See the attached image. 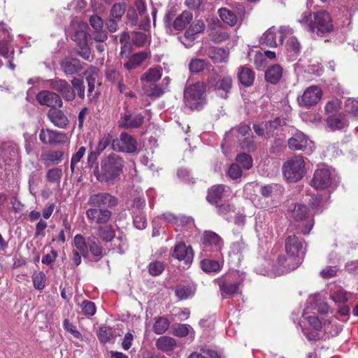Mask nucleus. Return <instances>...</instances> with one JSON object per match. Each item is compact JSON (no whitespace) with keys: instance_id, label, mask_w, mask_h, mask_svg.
<instances>
[{"instance_id":"obj_23","label":"nucleus","mask_w":358,"mask_h":358,"mask_svg":"<svg viewBox=\"0 0 358 358\" xmlns=\"http://www.w3.org/2000/svg\"><path fill=\"white\" fill-rule=\"evenodd\" d=\"M327 126L333 131L341 130L348 126V121L346 115L336 113L329 115L327 118Z\"/></svg>"},{"instance_id":"obj_12","label":"nucleus","mask_w":358,"mask_h":358,"mask_svg":"<svg viewBox=\"0 0 358 358\" xmlns=\"http://www.w3.org/2000/svg\"><path fill=\"white\" fill-rule=\"evenodd\" d=\"M331 181L330 170L325 167H321L315 170L311 185L316 189H324L331 185Z\"/></svg>"},{"instance_id":"obj_38","label":"nucleus","mask_w":358,"mask_h":358,"mask_svg":"<svg viewBox=\"0 0 358 358\" xmlns=\"http://www.w3.org/2000/svg\"><path fill=\"white\" fill-rule=\"evenodd\" d=\"M98 235L105 242H111L115 236V231L111 225L99 227Z\"/></svg>"},{"instance_id":"obj_34","label":"nucleus","mask_w":358,"mask_h":358,"mask_svg":"<svg viewBox=\"0 0 358 358\" xmlns=\"http://www.w3.org/2000/svg\"><path fill=\"white\" fill-rule=\"evenodd\" d=\"M88 251L90 250L92 255L98 257H103V247L97 237L90 236L87 237Z\"/></svg>"},{"instance_id":"obj_48","label":"nucleus","mask_w":358,"mask_h":358,"mask_svg":"<svg viewBox=\"0 0 358 358\" xmlns=\"http://www.w3.org/2000/svg\"><path fill=\"white\" fill-rule=\"evenodd\" d=\"M134 225L138 229L142 230L147 227V219L143 212L137 213L133 211Z\"/></svg>"},{"instance_id":"obj_21","label":"nucleus","mask_w":358,"mask_h":358,"mask_svg":"<svg viewBox=\"0 0 358 358\" xmlns=\"http://www.w3.org/2000/svg\"><path fill=\"white\" fill-rule=\"evenodd\" d=\"M49 120L55 126L64 129L69 124V120L64 112L57 108H50L48 112Z\"/></svg>"},{"instance_id":"obj_3","label":"nucleus","mask_w":358,"mask_h":358,"mask_svg":"<svg viewBox=\"0 0 358 358\" xmlns=\"http://www.w3.org/2000/svg\"><path fill=\"white\" fill-rule=\"evenodd\" d=\"M301 264V259H296L287 254H280L278 256L275 262L273 263L270 269H261L257 266V270L261 273L271 272L272 275L279 276L295 270Z\"/></svg>"},{"instance_id":"obj_5","label":"nucleus","mask_w":358,"mask_h":358,"mask_svg":"<svg viewBox=\"0 0 358 358\" xmlns=\"http://www.w3.org/2000/svg\"><path fill=\"white\" fill-rule=\"evenodd\" d=\"M214 282L219 287L222 299L236 294L241 284V281L234 273L222 275L215 279Z\"/></svg>"},{"instance_id":"obj_39","label":"nucleus","mask_w":358,"mask_h":358,"mask_svg":"<svg viewBox=\"0 0 358 358\" xmlns=\"http://www.w3.org/2000/svg\"><path fill=\"white\" fill-rule=\"evenodd\" d=\"M308 215V208L306 205L297 203L292 212V216L295 221L306 220Z\"/></svg>"},{"instance_id":"obj_61","label":"nucleus","mask_w":358,"mask_h":358,"mask_svg":"<svg viewBox=\"0 0 358 358\" xmlns=\"http://www.w3.org/2000/svg\"><path fill=\"white\" fill-rule=\"evenodd\" d=\"M126 10L125 3H115L110 10V16L115 18H121Z\"/></svg>"},{"instance_id":"obj_47","label":"nucleus","mask_w":358,"mask_h":358,"mask_svg":"<svg viewBox=\"0 0 358 358\" xmlns=\"http://www.w3.org/2000/svg\"><path fill=\"white\" fill-rule=\"evenodd\" d=\"M209 36L210 40L215 43H220L226 41L229 35L227 32L222 31L220 29L213 28L212 29Z\"/></svg>"},{"instance_id":"obj_56","label":"nucleus","mask_w":358,"mask_h":358,"mask_svg":"<svg viewBox=\"0 0 358 358\" xmlns=\"http://www.w3.org/2000/svg\"><path fill=\"white\" fill-rule=\"evenodd\" d=\"M330 298L339 306L340 304L346 303L348 301L347 296V292L343 289H340L335 291L331 296Z\"/></svg>"},{"instance_id":"obj_43","label":"nucleus","mask_w":358,"mask_h":358,"mask_svg":"<svg viewBox=\"0 0 358 358\" xmlns=\"http://www.w3.org/2000/svg\"><path fill=\"white\" fill-rule=\"evenodd\" d=\"M208 65V62L202 59H193L189 64V69L192 73H200L203 71Z\"/></svg>"},{"instance_id":"obj_28","label":"nucleus","mask_w":358,"mask_h":358,"mask_svg":"<svg viewBox=\"0 0 358 358\" xmlns=\"http://www.w3.org/2000/svg\"><path fill=\"white\" fill-rule=\"evenodd\" d=\"M282 68L279 64H273L271 66L265 71L266 81L271 84L276 85L282 78Z\"/></svg>"},{"instance_id":"obj_8","label":"nucleus","mask_w":358,"mask_h":358,"mask_svg":"<svg viewBox=\"0 0 358 358\" xmlns=\"http://www.w3.org/2000/svg\"><path fill=\"white\" fill-rule=\"evenodd\" d=\"M304 240L294 234H287L285 239V250L288 256L294 257L296 259L303 260L304 255L303 245Z\"/></svg>"},{"instance_id":"obj_9","label":"nucleus","mask_w":358,"mask_h":358,"mask_svg":"<svg viewBox=\"0 0 358 358\" xmlns=\"http://www.w3.org/2000/svg\"><path fill=\"white\" fill-rule=\"evenodd\" d=\"M87 204L91 208L107 209L115 206L117 204V199L109 193L101 192L91 195L87 201Z\"/></svg>"},{"instance_id":"obj_60","label":"nucleus","mask_w":358,"mask_h":358,"mask_svg":"<svg viewBox=\"0 0 358 358\" xmlns=\"http://www.w3.org/2000/svg\"><path fill=\"white\" fill-rule=\"evenodd\" d=\"M147 41V35L143 32H134L132 36V42L134 45L138 48L143 47Z\"/></svg>"},{"instance_id":"obj_18","label":"nucleus","mask_w":358,"mask_h":358,"mask_svg":"<svg viewBox=\"0 0 358 358\" xmlns=\"http://www.w3.org/2000/svg\"><path fill=\"white\" fill-rule=\"evenodd\" d=\"M90 24L94 31L92 33V36L88 34L89 36L96 42L103 43L106 41L108 38V33L103 29L102 18L97 15H92L90 18Z\"/></svg>"},{"instance_id":"obj_15","label":"nucleus","mask_w":358,"mask_h":358,"mask_svg":"<svg viewBox=\"0 0 358 358\" xmlns=\"http://www.w3.org/2000/svg\"><path fill=\"white\" fill-rule=\"evenodd\" d=\"M322 95V92L320 88L317 86H310L304 91L301 98L298 99V101L301 106L310 107L317 103Z\"/></svg>"},{"instance_id":"obj_10","label":"nucleus","mask_w":358,"mask_h":358,"mask_svg":"<svg viewBox=\"0 0 358 358\" xmlns=\"http://www.w3.org/2000/svg\"><path fill=\"white\" fill-rule=\"evenodd\" d=\"M39 139L44 144L60 145L68 141L66 133L50 129H42L39 133Z\"/></svg>"},{"instance_id":"obj_2","label":"nucleus","mask_w":358,"mask_h":358,"mask_svg":"<svg viewBox=\"0 0 358 358\" xmlns=\"http://www.w3.org/2000/svg\"><path fill=\"white\" fill-rule=\"evenodd\" d=\"M124 164L123 157L114 152L110 153L101 160L100 169L96 167L94 174L101 182H113L122 173Z\"/></svg>"},{"instance_id":"obj_45","label":"nucleus","mask_w":358,"mask_h":358,"mask_svg":"<svg viewBox=\"0 0 358 358\" xmlns=\"http://www.w3.org/2000/svg\"><path fill=\"white\" fill-rule=\"evenodd\" d=\"M262 44H264L268 47H276V33L272 30H267L262 37Z\"/></svg>"},{"instance_id":"obj_6","label":"nucleus","mask_w":358,"mask_h":358,"mask_svg":"<svg viewBox=\"0 0 358 358\" xmlns=\"http://www.w3.org/2000/svg\"><path fill=\"white\" fill-rule=\"evenodd\" d=\"M206 88V84L203 82H196L188 85L184 90V99L186 106L191 109H197L201 103Z\"/></svg>"},{"instance_id":"obj_41","label":"nucleus","mask_w":358,"mask_h":358,"mask_svg":"<svg viewBox=\"0 0 358 358\" xmlns=\"http://www.w3.org/2000/svg\"><path fill=\"white\" fill-rule=\"evenodd\" d=\"M238 141L240 147L244 150L253 152L257 149V145L252 134H248V136L242 138L239 136Z\"/></svg>"},{"instance_id":"obj_64","label":"nucleus","mask_w":358,"mask_h":358,"mask_svg":"<svg viewBox=\"0 0 358 358\" xmlns=\"http://www.w3.org/2000/svg\"><path fill=\"white\" fill-rule=\"evenodd\" d=\"M216 207L217 213L219 215H227L231 211H233V206L228 202L214 204Z\"/></svg>"},{"instance_id":"obj_55","label":"nucleus","mask_w":358,"mask_h":358,"mask_svg":"<svg viewBox=\"0 0 358 358\" xmlns=\"http://www.w3.org/2000/svg\"><path fill=\"white\" fill-rule=\"evenodd\" d=\"M62 176V171L59 168H53L47 171L46 178L48 182L59 183Z\"/></svg>"},{"instance_id":"obj_42","label":"nucleus","mask_w":358,"mask_h":358,"mask_svg":"<svg viewBox=\"0 0 358 358\" xmlns=\"http://www.w3.org/2000/svg\"><path fill=\"white\" fill-rule=\"evenodd\" d=\"M170 322L164 317H159L156 319L153 325V331L157 334H163L169 328Z\"/></svg>"},{"instance_id":"obj_13","label":"nucleus","mask_w":358,"mask_h":358,"mask_svg":"<svg viewBox=\"0 0 358 358\" xmlns=\"http://www.w3.org/2000/svg\"><path fill=\"white\" fill-rule=\"evenodd\" d=\"M201 242L203 248L209 251H220L223 246L222 238L212 231H205L201 238Z\"/></svg>"},{"instance_id":"obj_4","label":"nucleus","mask_w":358,"mask_h":358,"mask_svg":"<svg viewBox=\"0 0 358 358\" xmlns=\"http://www.w3.org/2000/svg\"><path fill=\"white\" fill-rule=\"evenodd\" d=\"M282 173L290 182L300 180L305 175V162L301 156H295L286 161L282 165Z\"/></svg>"},{"instance_id":"obj_44","label":"nucleus","mask_w":358,"mask_h":358,"mask_svg":"<svg viewBox=\"0 0 358 358\" xmlns=\"http://www.w3.org/2000/svg\"><path fill=\"white\" fill-rule=\"evenodd\" d=\"M175 294L180 300H185L193 295V292L191 287L179 285L175 289Z\"/></svg>"},{"instance_id":"obj_51","label":"nucleus","mask_w":358,"mask_h":358,"mask_svg":"<svg viewBox=\"0 0 358 358\" xmlns=\"http://www.w3.org/2000/svg\"><path fill=\"white\" fill-rule=\"evenodd\" d=\"M71 85L72 88H73L74 92H77L78 96L83 100L85 97V85H84V81L82 79L78 78H73L71 80Z\"/></svg>"},{"instance_id":"obj_30","label":"nucleus","mask_w":358,"mask_h":358,"mask_svg":"<svg viewBox=\"0 0 358 358\" xmlns=\"http://www.w3.org/2000/svg\"><path fill=\"white\" fill-rule=\"evenodd\" d=\"M155 345L158 350L164 352H169L173 351L176 348L177 342L173 338L163 336L157 340Z\"/></svg>"},{"instance_id":"obj_26","label":"nucleus","mask_w":358,"mask_h":358,"mask_svg":"<svg viewBox=\"0 0 358 358\" xmlns=\"http://www.w3.org/2000/svg\"><path fill=\"white\" fill-rule=\"evenodd\" d=\"M150 55V52L141 51L132 55L129 60L124 64V67L129 71L136 69L140 66Z\"/></svg>"},{"instance_id":"obj_11","label":"nucleus","mask_w":358,"mask_h":358,"mask_svg":"<svg viewBox=\"0 0 358 358\" xmlns=\"http://www.w3.org/2000/svg\"><path fill=\"white\" fill-rule=\"evenodd\" d=\"M50 87L58 92L66 101H71L76 99V92L70 84L64 79L54 78L50 80Z\"/></svg>"},{"instance_id":"obj_32","label":"nucleus","mask_w":358,"mask_h":358,"mask_svg":"<svg viewBox=\"0 0 358 358\" xmlns=\"http://www.w3.org/2000/svg\"><path fill=\"white\" fill-rule=\"evenodd\" d=\"M85 39L77 43L76 54L87 61H92L94 57L91 54V49L87 42V34H85Z\"/></svg>"},{"instance_id":"obj_29","label":"nucleus","mask_w":358,"mask_h":358,"mask_svg":"<svg viewBox=\"0 0 358 358\" xmlns=\"http://www.w3.org/2000/svg\"><path fill=\"white\" fill-rule=\"evenodd\" d=\"M192 19V13L189 11L184 10L176 17L172 23V27L176 31H181L191 22Z\"/></svg>"},{"instance_id":"obj_19","label":"nucleus","mask_w":358,"mask_h":358,"mask_svg":"<svg viewBox=\"0 0 358 358\" xmlns=\"http://www.w3.org/2000/svg\"><path fill=\"white\" fill-rule=\"evenodd\" d=\"M86 216L92 222L104 224L111 219L112 212L106 208H90L86 210Z\"/></svg>"},{"instance_id":"obj_36","label":"nucleus","mask_w":358,"mask_h":358,"mask_svg":"<svg viewBox=\"0 0 358 358\" xmlns=\"http://www.w3.org/2000/svg\"><path fill=\"white\" fill-rule=\"evenodd\" d=\"M74 245L77 248V251L86 257L88 256V243L87 240L86 241L85 237L81 234H76L73 239Z\"/></svg>"},{"instance_id":"obj_20","label":"nucleus","mask_w":358,"mask_h":358,"mask_svg":"<svg viewBox=\"0 0 358 358\" xmlns=\"http://www.w3.org/2000/svg\"><path fill=\"white\" fill-rule=\"evenodd\" d=\"M172 256L179 261L189 264L193 259V250L191 246H187L185 243L180 242L175 245Z\"/></svg>"},{"instance_id":"obj_57","label":"nucleus","mask_w":358,"mask_h":358,"mask_svg":"<svg viewBox=\"0 0 358 358\" xmlns=\"http://www.w3.org/2000/svg\"><path fill=\"white\" fill-rule=\"evenodd\" d=\"M233 80L231 76H225L217 82V87L225 93H229L232 88Z\"/></svg>"},{"instance_id":"obj_62","label":"nucleus","mask_w":358,"mask_h":358,"mask_svg":"<svg viewBox=\"0 0 358 358\" xmlns=\"http://www.w3.org/2000/svg\"><path fill=\"white\" fill-rule=\"evenodd\" d=\"M64 328L71 333L75 338L82 341L83 336L80 331L76 329V327L69 322L68 319L64 320Z\"/></svg>"},{"instance_id":"obj_17","label":"nucleus","mask_w":358,"mask_h":358,"mask_svg":"<svg viewBox=\"0 0 358 358\" xmlns=\"http://www.w3.org/2000/svg\"><path fill=\"white\" fill-rule=\"evenodd\" d=\"M218 14L224 23L234 27L238 23V20H242L245 17V10L243 6L239 5L237 13L227 8H221L218 10Z\"/></svg>"},{"instance_id":"obj_54","label":"nucleus","mask_w":358,"mask_h":358,"mask_svg":"<svg viewBox=\"0 0 358 358\" xmlns=\"http://www.w3.org/2000/svg\"><path fill=\"white\" fill-rule=\"evenodd\" d=\"M81 310L86 316H92L96 313V308L95 303L91 301L84 300L80 304Z\"/></svg>"},{"instance_id":"obj_1","label":"nucleus","mask_w":358,"mask_h":358,"mask_svg":"<svg viewBox=\"0 0 358 358\" xmlns=\"http://www.w3.org/2000/svg\"><path fill=\"white\" fill-rule=\"evenodd\" d=\"M299 21L313 36L324 37L334 30L332 18L326 10L309 13L303 15Z\"/></svg>"},{"instance_id":"obj_24","label":"nucleus","mask_w":358,"mask_h":358,"mask_svg":"<svg viewBox=\"0 0 358 358\" xmlns=\"http://www.w3.org/2000/svg\"><path fill=\"white\" fill-rule=\"evenodd\" d=\"M308 144V137L301 131L296 132L288 140V146L292 150H304Z\"/></svg>"},{"instance_id":"obj_49","label":"nucleus","mask_w":358,"mask_h":358,"mask_svg":"<svg viewBox=\"0 0 358 358\" xmlns=\"http://www.w3.org/2000/svg\"><path fill=\"white\" fill-rule=\"evenodd\" d=\"M114 139L115 138H113L111 134H104L100 138L96 147V151H98V154H101L103 150L106 149L109 145H112L113 141Z\"/></svg>"},{"instance_id":"obj_22","label":"nucleus","mask_w":358,"mask_h":358,"mask_svg":"<svg viewBox=\"0 0 358 358\" xmlns=\"http://www.w3.org/2000/svg\"><path fill=\"white\" fill-rule=\"evenodd\" d=\"M60 66L66 75L77 74L84 69L83 64L77 58H65L61 62Z\"/></svg>"},{"instance_id":"obj_31","label":"nucleus","mask_w":358,"mask_h":358,"mask_svg":"<svg viewBox=\"0 0 358 358\" xmlns=\"http://www.w3.org/2000/svg\"><path fill=\"white\" fill-rule=\"evenodd\" d=\"M206 54L215 63L226 61L227 51L222 48L210 47L206 50Z\"/></svg>"},{"instance_id":"obj_35","label":"nucleus","mask_w":358,"mask_h":358,"mask_svg":"<svg viewBox=\"0 0 358 358\" xmlns=\"http://www.w3.org/2000/svg\"><path fill=\"white\" fill-rule=\"evenodd\" d=\"M201 268L206 273H216L221 270L222 266L218 261L204 259L201 261Z\"/></svg>"},{"instance_id":"obj_59","label":"nucleus","mask_w":358,"mask_h":358,"mask_svg":"<svg viewBox=\"0 0 358 358\" xmlns=\"http://www.w3.org/2000/svg\"><path fill=\"white\" fill-rule=\"evenodd\" d=\"M227 175L231 179L236 180L241 178L243 175V171L238 164L234 163L229 167Z\"/></svg>"},{"instance_id":"obj_53","label":"nucleus","mask_w":358,"mask_h":358,"mask_svg":"<svg viewBox=\"0 0 358 358\" xmlns=\"http://www.w3.org/2000/svg\"><path fill=\"white\" fill-rule=\"evenodd\" d=\"M106 77L108 81L116 85L120 83L121 80H124L123 76L113 68H109L106 70Z\"/></svg>"},{"instance_id":"obj_58","label":"nucleus","mask_w":358,"mask_h":358,"mask_svg":"<svg viewBox=\"0 0 358 358\" xmlns=\"http://www.w3.org/2000/svg\"><path fill=\"white\" fill-rule=\"evenodd\" d=\"M190 326L186 324H178L173 327V334L178 337H185L189 333Z\"/></svg>"},{"instance_id":"obj_14","label":"nucleus","mask_w":358,"mask_h":358,"mask_svg":"<svg viewBox=\"0 0 358 358\" xmlns=\"http://www.w3.org/2000/svg\"><path fill=\"white\" fill-rule=\"evenodd\" d=\"M145 117L139 113H125L122 115L117 124L120 128L126 129H138L141 127L144 122Z\"/></svg>"},{"instance_id":"obj_7","label":"nucleus","mask_w":358,"mask_h":358,"mask_svg":"<svg viewBox=\"0 0 358 358\" xmlns=\"http://www.w3.org/2000/svg\"><path fill=\"white\" fill-rule=\"evenodd\" d=\"M112 149L116 152L132 154L137 150V141L127 132L123 131L113 141Z\"/></svg>"},{"instance_id":"obj_27","label":"nucleus","mask_w":358,"mask_h":358,"mask_svg":"<svg viewBox=\"0 0 358 358\" xmlns=\"http://www.w3.org/2000/svg\"><path fill=\"white\" fill-rule=\"evenodd\" d=\"M237 77L241 85L245 87H250L254 83L255 73L250 68L242 66L238 69Z\"/></svg>"},{"instance_id":"obj_40","label":"nucleus","mask_w":358,"mask_h":358,"mask_svg":"<svg viewBox=\"0 0 358 358\" xmlns=\"http://www.w3.org/2000/svg\"><path fill=\"white\" fill-rule=\"evenodd\" d=\"M287 119L282 116L276 117L274 120L265 122L266 132L267 135L271 134L278 127L286 125Z\"/></svg>"},{"instance_id":"obj_46","label":"nucleus","mask_w":358,"mask_h":358,"mask_svg":"<svg viewBox=\"0 0 358 358\" xmlns=\"http://www.w3.org/2000/svg\"><path fill=\"white\" fill-rule=\"evenodd\" d=\"M236 161L246 170L250 169L253 165V160L251 155L246 153H241L237 155L236 157Z\"/></svg>"},{"instance_id":"obj_25","label":"nucleus","mask_w":358,"mask_h":358,"mask_svg":"<svg viewBox=\"0 0 358 358\" xmlns=\"http://www.w3.org/2000/svg\"><path fill=\"white\" fill-rule=\"evenodd\" d=\"M225 192V186L224 185H215L211 186L208 189L206 195L207 201L212 204H217L222 201Z\"/></svg>"},{"instance_id":"obj_63","label":"nucleus","mask_w":358,"mask_h":358,"mask_svg":"<svg viewBox=\"0 0 358 358\" xmlns=\"http://www.w3.org/2000/svg\"><path fill=\"white\" fill-rule=\"evenodd\" d=\"M85 151H86L85 147L81 146L78 149V150L76 152V153L72 156L71 159V169L72 172H73V171H74L76 164L77 163H78L80 161V159L83 158V157L84 156Z\"/></svg>"},{"instance_id":"obj_52","label":"nucleus","mask_w":358,"mask_h":358,"mask_svg":"<svg viewBox=\"0 0 358 358\" xmlns=\"http://www.w3.org/2000/svg\"><path fill=\"white\" fill-rule=\"evenodd\" d=\"M148 272L152 276H158L164 271V264L160 261H154L149 264Z\"/></svg>"},{"instance_id":"obj_37","label":"nucleus","mask_w":358,"mask_h":358,"mask_svg":"<svg viewBox=\"0 0 358 358\" xmlns=\"http://www.w3.org/2000/svg\"><path fill=\"white\" fill-rule=\"evenodd\" d=\"M162 76L161 68H150L141 76V80L148 83L156 82L162 78Z\"/></svg>"},{"instance_id":"obj_50","label":"nucleus","mask_w":358,"mask_h":358,"mask_svg":"<svg viewBox=\"0 0 358 358\" xmlns=\"http://www.w3.org/2000/svg\"><path fill=\"white\" fill-rule=\"evenodd\" d=\"M34 287L36 289L42 290L45 285V275L43 271L36 272L32 275Z\"/></svg>"},{"instance_id":"obj_33","label":"nucleus","mask_w":358,"mask_h":358,"mask_svg":"<svg viewBox=\"0 0 358 358\" xmlns=\"http://www.w3.org/2000/svg\"><path fill=\"white\" fill-rule=\"evenodd\" d=\"M64 155V152L59 150H52L47 152L42 153L41 157V160L44 162L46 165L59 164Z\"/></svg>"},{"instance_id":"obj_16","label":"nucleus","mask_w":358,"mask_h":358,"mask_svg":"<svg viewBox=\"0 0 358 358\" xmlns=\"http://www.w3.org/2000/svg\"><path fill=\"white\" fill-rule=\"evenodd\" d=\"M36 100L39 103L50 108H62L63 101L61 96L53 92L43 90L36 95Z\"/></svg>"}]
</instances>
